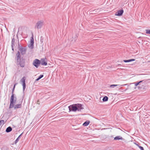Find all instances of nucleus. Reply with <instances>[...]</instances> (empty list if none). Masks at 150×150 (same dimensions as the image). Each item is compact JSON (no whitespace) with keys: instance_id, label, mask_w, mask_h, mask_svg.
<instances>
[{"instance_id":"2eb2a0df","label":"nucleus","mask_w":150,"mask_h":150,"mask_svg":"<svg viewBox=\"0 0 150 150\" xmlns=\"http://www.w3.org/2000/svg\"><path fill=\"white\" fill-rule=\"evenodd\" d=\"M135 60V59H130L129 60H124L123 61L125 62H129L131 61H134Z\"/></svg>"},{"instance_id":"5701e85b","label":"nucleus","mask_w":150,"mask_h":150,"mask_svg":"<svg viewBox=\"0 0 150 150\" xmlns=\"http://www.w3.org/2000/svg\"><path fill=\"white\" fill-rule=\"evenodd\" d=\"M139 147L141 150H144V148H143V147H142L141 146H139Z\"/></svg>"},{"instance_id":"f257e3e1","label":"nucleus","mask_w":150,"mask_h":150,"mask_svg":"<svg viewBox=\"0 0 150 150\" xmlns=\"http://www.w3.org/2000/svg\"><path fill=\"white\" fill-rule=\"evenodd\" d=\"M69 112L73 111L75 112L76 111H80L83 109L82 105L79 104H76L71 105L68 107Z\"/></svg>"},{"instance_id":"bb28decb","label":"nucleus","mask_w":150,"mask_h":150,"mask_svg":"<svg viewBox=\"0 0 150 150\" xmlns=\"http://www.w3.org/2000/svg\"><path fill=\"white\" fill-rule=\"evenodd\" d=\"M40 80V79H39L38 78H37V79L36 80V81H38V80Z\"/></svg>"},{"instance_id":"aec40b11","label":"nucleus","mask_w":150,"mask_h":150,"mask_svg":"<svg viewBox=\"0 0 150 150\" xmlns=\"http://www.w3.org/2000/svg\"><path fill=\"white\" fill-rule=\"evenodd\" d=\"M22 85H23V91H24L25 90V87H26L25 83H22Z\"/></svg>"},{"instance_id":"a211bd4d","label":"nucleus","mask_w":150,"mask_h":150,"mask_svg":"<svg viewBox=\"0 0 150 150\" xmlns=\"http://www.w3.org/2000/svg\"><path fill=\"white\" fill-rule=\"evenodd\" d=\"M108 98L107 96H105L103 97V101H108Z\"/></svg>"},{"instance_id":"b1692460","label":"nucleus","mask_w":150,"mask_h":150,"mask_svg":"<svg viewBox=\"0 0 150 150\" xmlns=\"http://www.w3.org/2000/svg\"><path fill=\"white\" fill-rule=\"evenodd\" d=\"M43 75H41L39 76L38 78L40 79L42 78L43 77Z\"/></svg>"},{"instance_id":"ddd939ff","label":"nucleus","mask_w":150,"mask_h":150,"mask_svg":"<svg viewBox=\"0 0 150 150\" xmlns=\"http://www.w3.org/2000/svg\"><path fill=\"white\" fill-rule=\"evenodd\" d=\"M12 130V128L11 127H8L6 130V132H9L11 131Z\"/></svg>"},{"instance_id":"c756f323","label":"nucleus","mask_w":150,"mask_h":150,"mask_svg":"<svg viewBox=\"0 0 150 150\" xmlns=\"http://www.w3.org/2000/svg\"><path fill=\"white\" fill-rule=\"evenodd\" d=\"M12 50H13V48H12Z\"/></svg>"},{"instance_id":"7ed1b4c3","label":"nucleus","mask_w":150,"mask_h":150,"mask_svg":"<svg viewBox=\"0 0 150 150\" xmlns=\"http://www.w3.org/2000/svg\"><path fill=\"white\" fill-rule=\"evenodd\" d=\"M44 21L43 20L38 21L35 26V28L38 29H41L44 25Z\"/></svg>"},{"instance_id":"f3484780","label":"nucleus","mask_w":150,"mask_h":150,"mask_svg":"<svg viewBox=\"0 0 150 150\" xmlns=\"http://www.w3.org/2000/svg\"><path fill=\"white\" fill-rule=\"evenodd\" d=\"M21 134L17 138V139H16V140H15V144H16L19 141V140L20 139V136H21Z\"/></svg>"},{"instance_id":"dca6fc26","label":"nucleus","mask_w":150,"mask_h":150,"mask_svg":"<svg viewBox=\"0 0 150 150\" xmlns=\"http://www.w3.org/2000/svg\"><path fill=\"white\" fill-rule=\"evenodd\" d=\"M21 81L22 83H25V79L24 77H23L21 80Z\"/></svg>"},{"instance_id":"f03ea898","label":"nucleus","mask_w":150,"mask_h":150,"mask_svg":"<svg viewBox=\"0 0 150 150\" xmlns=\"http://www.w3.org/2000/svg\"><path fill=\"white\" fill-rule=\"evenodd\" d=\"M17 83H16L14 85L13 88L12 92V95L10 99V103L9 107V108H11L13 107V103H15L16 101V97H14V94L13 93L14 91L15 86L16 85Z\"/></svg>"},{"instance_id":"9b49d317","label":"nucleus","mask_w":150,"mask_h":150,"mask_svg":"<svg viewBox=\"0 0 150 150\" xmlns=\"http://www.w3.org/2000/svg\"><path fill=\"white\" fill-rule=\"evenodd\" d=\"M16 56L17 57V60L18 61H19L20 60L21 56L20 54V52L18 51L16 54Z\"/></svg>"},{"instance_id":"c85d7f7f","label":"nucleus","mask_w":150,"mask_h":150,"mask_svg":"<svg viewBox=\"0 0 150 150\" xmlns=\"http://www.w3.org/2000/svg\"><path fill=\"white\" fill-rule=\"evenodd\" d=\"M13 39L12 40V46L13 47Z\"/></svg>"},{"instance_id":"412c9836","label":"nucleus","mask_w":150,"mask_h":150,"mask_svg":"<svg viewBox=\"0 0 150 150\" xmlns=\"http://www.w3.org/2000/svg\"><path fill=\"white\" fill-rule=\"evenodd\" d=\"M119 86V87L120 86L119 85H112L110 86V87L111 88H114L115 87L117 86Z\"/></svg>"},{"instance_id":"a878e982","label":"nucleus","mask_w":150,"mask_h":150,"mask_svg":"<svg viewBox=\"0 0 150 150\" xmlns=\"http://www.w3.org/2000/svg\"><path fill=\"white\" fill-rule=\"evenodd\" d=\"M134 144H135L136 145H137V146H138V147H139V145H138V144H137V143H135Z\"/></svg>"},{"instance_id":"6ab92c4d","label":"nucleus","mask_w":150,"mask_h":150,"mask_svg":"<svg viewBox=\"0 0 150 150\" xmlns=\"http://www.w3.org/2000/svg\"><path fill=\"white\" fill-rule=\"evenodd\" d=\"M5 123V121L4 120H0V126L4 124Z\"/></svg>"},{"instance_id":"423d86ee","label":"nucleus","mask_w":150,"mask_h":150,"mask_svg":"<svg viewBox=\"0 0 150 150\" xmlns=\"http://www.w3.org/2000/svg\"><path fill=\"white\" fill-rule=\"evenodd\" d=\"M33 35L32 36L31 38L30 43L28 45V47L31 49L33 48Z\"/></svg>"},{"instance_id":"0eeeda50","label":"nucleus","mask_w":150,"mask_h":150,"mask_svg":"<svg viewBox=\"0 0 150 150\" xmlns=\"http://www.w3.org/2000/svg\"><path fill=\"white\" fill-rule=\"evenodd\" d=\"M123 12V10H120L117 12L115 15L117 16H121L122 15Z\"/></svg>"},{"instance_id":"4468645a","label":"nucleus","mask_w":150,"mask_h":150,"mask_svg":"<svg viewBox=\"0 0 150 150\" xmlns=\"http://www.w3.org/2000/svg\"><path fill=\"white\" fill-rule=\"evenodd\" d=\"M90 123V121H87L84 122L83 125L84 126H88Z\"/></svg>"},{"instance_id":"9d476101","label":"nucleus","mask_w":150,"mask_h":150,"mask_svg":"<svg viewBox=\"0 0 150 150\" xmlns=\"http://www.w3.org/2000/svg\"><path fill=\"white\" fill-rule=\"evenodd\" d=\"M41 64L43 65H46L47 63L45 61V60L44 59H42L41 60Z\"/></svg>"},{"instance_id":"393cba45","label":"nucleus","mask_w":150,"mask_h":150,"mask_svg":"<svg viewBox=\"0 0 150 150\" xmlns=\"http://www.w3.org/2000/svg\"><path fill=\"white\" fill-rule=\"evenodd\" d=\"M20 64V66L21 67H23L24 66L23 65V64Z\"/></svg>"},{"instance_id":"39448f33","label":"nucleus","mask_w":150,"mask_h":150,"mask_svg":"<svg viewBox=\"0 0 150 150\" xmlns=\"http://www.w3.org/2000/svg\"><path fill=\"white\" fill-rule=\"evenodd\" d=\"M19 50L22 55H24L26 53V48L25 47H20Z\"/></svg>"},{"instance_id":"1a4fd4ad","label":"nucleus","mask_w":150,"mask_h":150,"mask_svg":"<svg viewBox=\"0 0 150 150\" xmlns=\"http://www.w3.org/2000/svg\"><path fill=\"white\" fill-rule=\"evenodd\" d=\"M21 104H17L16 105L14 106H13V107H14V109H16L17 108H21Z\"/></svg>"},{"instance_id":"20e7f679","label":"nucleus","mask_w":150,"mask_h":150,"mask_svg":"<svg viewBox=\"0 0 150 150\" xmlns=\"http://www.w3.org/2000/svg\"><path fill=\"white\" fill-rule=\"evenodd\" d=\"M40 63V61L37 59H35L33 62V65L36 68H38Z\"/></svg>"},{"instance_id":"f8f14e48","label":"nucleus","mask_w":150,"mask_h":150,"mask_svg":"<svg viewBox=\"0 0 150 150\" xmlns=\"http://www.w3.org/2000/svg\"><path fill=\"white\" fill-rule=\"evenodd\" d=\"M123 138L120 136H117L114 138V139L115 140H122Z\"/></svg>"},{"instance_id":"4be33fe9","label":"nucleus","mask_w":150,"mask_h":150,"mask_svg":"<svg viewBox=\"0 0 150 150\" xmlns=\"http://www.w3.org/2000/svg\"><path fill=\"white\" fill-rule=\"evenodd\" d=\"M146 33L150 34V30H146Z\"/></svg>"},{"instance_id":"6e6552de","label":"nucleus","mask_w":150,"mask_h":150,"mask_svg":"<svg viewBox=\"0 0 150 150\" xmlns=\"http://www.w3.org/2000/svg\"><path fill=\"white\" fill-rule=\"evenodd\" d=\"M143 80L140 81L139 82H137V83H133V84H134V86H137L138 85L142 86L143 85L142 83H143Z\"/></svg>"},{"instance_id":"cd10ccee","label":"nucleus","mask_w":150,"mask_h":150,"mask_svg":"<svg viewBox=\"0 0 150 150\" xmlns=\"http://www.w3.org/2000/svg\"><path fill=\"white\" fill-rule=\"evenodd\" d=\"M95 10H94L93 11H92V12H93V13H95Z\"/></svg>"}]
</instances>
